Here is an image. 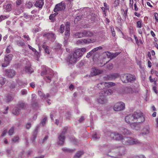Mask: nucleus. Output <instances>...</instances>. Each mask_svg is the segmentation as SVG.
<instances>
[{
    "mask_svg": "<svg viewBox=\"0 0 158 158\" xmlns=\"http://www.w3.org/2000/svg\"><path fill=\"white\" fill-rule=\"evenodd\" d=\"M106 88H107L110 87L114 86L115 85V84L113 82H106Z\"/></svg>",
    "mask_w": 158,
    "mask_h": 158,
    "instance_id": "nucleus-37",
    "label": "nucleus"
},
{
    "mask_svg": "<svg viewBox=\"0 0 158 158\" xmlns=\"http://www.w3.org/2000/svg\"><path fill=\"white\" fill-rule=\"evenodd\" d=\"M64 29V24H62L61 25L60 28L59 29V31L60 33H63Z\"/></svg>",
    "mask_w": 158,
    "mask_h": 158,
    "instance_id": "nucleus-45",
    "label": "nucleus"
},
{
    "mask_svg": "<svg viewBox=\"0 0 158 158\" xmlns=\"http://www.w3.org/2000/svg\"><path fill=\"white\" fill-rule=\"evenodd\" d=\"M70 23L69 22H67L65 24V31L64 33L65 37L64 39L65 40V41L66 40H67L69 37L70 33Z\"/></svg>",
    "mask_w": 158,
    "mask_h": 158,
    "instance_id": "nucleus-11",
    "label": "nucleus"
},
{
    "mask_svg": "<svg viewBox=\"0 0 158 158\" xmlns=\"http://www.w3.org/2000/svg\"><path fill=\"white\" fill-rule=\"evenodd\" d=\"M106 82H102L98 84L97 85V87L99 89L102 90L106 88Z\"/></svg>",
    "mask_w": 158,
    "mask_h": 158,
    "instance_id": "nucleus-28",
    "label": "nucleus"
},
{
    "mask_svg": "<svg viewBox=\"0 0 158 158\" xmlns=\"http://www.w3.org/2000/svg\"><path fill=\"white\" fill-rule=\"evenodd\" d=\"M102 48L101 46H99V47H97L96 48H94L93 50H92L91 52H93V53H94L95 52L98 51V50L102 49Z\"/></svg>",
    "mask_w": 158,
    "mask_h": 158,
    "instance_id": "nucleus-44",
    "label": "nucleus"
},
{
    "mask_svg": "<svg viewBox=\"0 0 158 158\" xmlns=\"http://www.w3.org/2000/svg\"><path fill=\"white\" fill-rule=\"evenodd\" d=\"M43 47L44 49L45 52L47 54H50V52L49 51L48 47L47 46H44Z\"/></svg>",
    "mask_w": 158,
    "mask_h": 158,
    "instance_id": "nucleus-46",
    "label": "nucleus"
},
{
    "mask_svg": "<svg viewBox=\"0 0 158 158\" xmlns=\"http://www.w3.org/2000/svg\"><path fill=\"white\" fill-rule=\"evenodd\" d=\"M100 135L98 134L96 132L94 133L92 135V137L94 140H96L99 139L100 138Z\"/></svg>",
    "mask_w": 158,
    "mask_h": 158,
    "instance_id": "nucleus-40",
    "label": "nucleus"
},
{
    "mask_svg": "<svg viewBox=\"0 0 158 158\" xmlns=\"http://www.w3.org/2000/svg\"><path fill=\"white\" fill-rule=\"evenodd\" d=\"M113 68V65L112 64H110L107 65V68L109 70L112 69Z\"/></svg>",
    "mask_w": 158,
    "mask_h": 158,
    "instance_id": "nucleus-60",
    "label": "nucleus"
},
{
    "mask_svg": "<svg viewBox=\"0 0 158 158\" xmlns=\"http://www.w3.org/2000/svg\"><path fill=\"white\" fill-rule=\"evenodd\" d=\"M62 150L64 152L66 153H72L74 152L75 151V149H70L65 147L63 148Z\"/></svg>",
    "mask_w": 158,
    "mask_h": 158,
    "instance_id": "nucleus-29",
    "label": "nucleus"
},
{
    "mask_svg": "<svg viewBox=\"0 0 158 158\" xmlns=\"http://www.w3.org/2000/svg\"><path fill=\"white\" fill-rule=\"evenodd\" d=\"M103 78L104 80L106 81L110 80V74L105 75L103 77Z\"/></svg>",
    "mask_w": 158,
    "mask_h": 158,
    "instance_id": "nucleus-49",
    "label": "nucleus"
},
{
    "mask_svg": "<svg viewBox=\"0 0 158 158\" xmlns=\"http://www.w3.org/2000/svg\"><path fill=\"white\" fill-rule=\"evenodd\" d=\"M8 16L7 15L6 16H3L1 15L0 16V22L2 21L5 19L7 18L8 17Z\"/></svg>",
    "mask_w": 158,
    "mask_h": 158,
    "instance_id": "nucleus-57",
    "label": "nucleus"
},
{
    "mask_svg": "<svg viewBox=\"0 0 158 158\" xmlns=\"http://www.w3.org/2000/svg\"><path fill=\"white\" fill-rule=\"evenodd\" d=\"M17 83L20 86L22 87L27 85V82H24L21 80H18L17 81Z\"/></svg>",
    "mask_w": 158,
    "mask_h": 158,
    "instance_id": "nucleus-36",
    "label": "nucleus"
},
{
    "mask_svg": "<svg viewBox=\"0 0 158 158\" xmlns=\"http://www.w3.org/2000/svg\"><path fill=\"white\" fill-rule=\"evenodd\" d=\"M25 72L28 73H31L33 72V69L30 66L25 67Z\"/></svg>",
    "mask_w": 158,
    "mask_h": 158,
    "instance_id": "nucleus-35",
    "label": "nucleus"
},
{
    "mask_svg": "<svg viewBox=\"0 0 158 158\" xmlns=\"http://www.w3.org/2000/svg\"><path fill=\"white\" fill-rule=\"evenodd\" d=\"M17 107L19 109H21L25 108L26 107V104L23 102H19L17 104Z\"/></svg>",
    "mask_w": 158,
    "mask_h": 158,
    "instance_id": "nucleus-25",
    "label": "nucleus"
},
{
    "mask_svg": "<svg viewBox=\"0 0 158 158\" xmlns=\"http://www.w3.org/2000/svg\"><path fill=\"white\" fill-rule=\"evenodd\" d=\"M125 104L122 102H119L116 103L114 106V110L116 111H120L124 109Z\"/></svg>",
    "mask_w": 158,
    "mask_h": 158,
    "instance_id": "nucleus-7",
    "label": "nucleus"
},
{
    "mask_svg": "<svg viewBox=\"0 0 158 158\" xmlns=\"http://www.w3.org/2000/svg\"><path fill=\"white\" fill-rule=\"evenodd\" d=\"M56 112L55 111H53L50 114V117L52 120H53V117L56 114Z\"/></svg>",
    "mask_w": 158,
    "mask_h": 158,
    "instance_id": "nucleus-50",
    "label": "nucleus"
},
{
    "mask_svg": "<svg viewBox=\"0 0 158 158\" xmlns=\"http://www.w3.org/2000/svg\"><path fill=\"white\" fill-rule=\"evenodd\" d=\"M102 94H105L106 96L108 95H110L113 93V90L110 89H108L105 91H102Z\"/></svg>",
    "mask_w": 158,
    "mask_h": 158,
    "instance_id": "nucleus-33",
    "label": "nucleus"
},
{
    "mask_svg": "<svg viewBox=\"0 0 158 158\" xmlns=\"http://www.w3.org/2000/svg\"><path fill=\"white\" fill-rule=\"evenodd\" d=\"M123 90L124 93L125 94L132 93L134 91L133 89L131 86H127L124 88Z\"/></svg>",
    "mask_w": 158,
    "mask_h": 158,
    "instance_id": "nucleus-20",
    "label": "nucleus"
},
{
    "mask_svg": "<svg viewBox=\"0 0 158 158\" xmlns=\"http://www.w3.org/2000/svg\"><path fill=\"white\" fill-rule=\"evenodd\" d=\"M6 75L9 78L13 77L15 74V71L13 69H7L5 70Z\"/></svg>",
    "mask_w": 158,
    "mask_h": 158,
    "instance_id": "nucleus-14",
    "label": "nucleus"
},
{
    "mask_svg": "<svg viewBox=\"0 0 158 158\" xmlns=\"http://www.w3.org/2000/svg\"><path fill=\"white\" fill-rule=\"evenodd\" d=\"M136 122L141 123L144 121L145 119L143 116V113L140 111L135 112L133 114Z\"/></svg>",
    "mask_w": 158,
    "mask_h": 158,
    "instance_id": "nucleus-4",
    "label": "nucleus"
},
{
    "mask_svg": "<svg viewBox=\"0 0 158 158\" xmlns=\"http://www.w3.org/2000/svg\"><path fill=\"white\" fill-rule=\"evenodd\" d=\"M20 109L18 108L17 106L15 107L12 110V113L15 115L19 114Z\"/></svg>",
    "mask_w": 158,
    "mask_h": 158,
    "instance_id": "nucleus-34",
    "label": "nucleus"
},
{
    "mask_svg": "<svg viewBox=\"0 0 158 158\" xmlns=\"http://www.w3.org/2000/svg\"><path fill=\"white\" fill-rule=\"evenodd\" d=\"M110 80H114L119 76L118 73H114L110 74Z\"/></svg>",
    "mask_w": 158,
    "mask_h": 158,
    "instance_id": "nucleus-32",
    "label": "nucleus"
},
{
    "mask_svg": "<svg viewBox=\"0 0 158 158\" xmlns=\"http://www.w3.org/2000/svg\"><path fill=\"white\" fill-rule=\"evenodd\" d=\"M119 149H115L117 152L118 154V156H122L125 153V149L123 147H119Z\"/></svg>",
    "mask_w": 158,
    "mask_h": 158,
    "instance_id": "nucleus-23",
    "label": "nucleus"
},
{
    "mask_svg": "<svg viewBox=\"0 0 158 158\" xmlns=\"http://www.w3.org/2000/svg\"><path fill=\"white\" fill-rule=\"evenodd\" d=\"M53 15L51 14L49 17V19L51 20V21L52 22L55 20V17Z\"/></svg>",
    "mask_w": 158,
    "mask_h": 158,
    "instance_id": "nucleus-61",
    "label": "nucleus"
},
{
    "mask_svg": "<svg viewBox=\"0 0 158 158\" xmlns=\"http://www.w3.org/2000/svg\"><path fill=\"white\" fill-rule=\"evenodd\" d=\"M84 31H82L78 32L74 34L76 38H79L84 37Z\"/></svg>",
    "mask_w": 158,
    "mask_h": 158,
    "instance_id": "nucleus-30",
    "label": "nucleus"
},
{
    "mask_svg": "<svg viewBox=\"0 0 158 158\" xmlns=\"http://www.w3.org/2000/svg\"><path fill=\"white\" fill-rule=\"evenodd\" d=\"M6 79L5 78L2 77H0V83L2 85H3L5 83Z\"/></svg>",
    "mask_w": 158,
    "mask_h": 158,
    "instance_id": "nucleus-43",
    "label": "nucleus"
},
{
    "mask_svg": "<svg viewBox=\"0 0 158 158\" xmlns=\"http://www.w3.org/2000/svg\"><path fill=\"white\" fill-rule=\"evenodd\" d=\"M137 28H141L142 27V21H139L137 22Z\"/></svg>",
    "mask_w": 158,
    "mask_h": 158,
    "instance_id": "nucleus-53",
    "label": "nucleus"
},
{
    "mask_svg": "<svg viewBox=\"0 0 158 158\" xmlns=\"http://www.w3.org/2000/svg\"><path fill=\"white\" fill-rule=\"evenodd\" d=\"M47 117H45L43 119L41 122L42 125H44L46 123L47 121Z\"/></svg>",
    "mask_w": 158,
    "mask_h": 158,
    "instance_id": "nucleus-56",
    "label": "nucleus"
},
{
    "mask_svg": "<svg viewBox=\"0 0 158 158\" xmlns=\"http://www.w3.org/2000/svg\"><path fill=\"white\" fill-rule=\"evenodd\" d=\"M31 124L30 123H27L25 126V127L26 128V129H29L31 127Z\"/></svg>",
    "mask_w": 158,
    "mask_h": 158,
    "instance_id": "nucleus-62",
    "label": "nucleus"
},
{
    "mask_svg": "<svg viewBox=\"0 0 158 158\" xmlns=\"http://www.w3.org/2000/svg\"><path fill=\"white\" fill-rule=\"evenodd\" d=\"M86 51V49L85 48H79L75 50L73 54L77 59L81 57Z\"/></svg>",
    "mask_w": 158,
    "mask_h": 158,
    "instance_id": "nucleus-5",
    "label": "nucleus"
},
{
    "mask_svg": "<svg viewBox=\"0 0 158 158\" xmlns=\"http://www.w3.org/2000/svg\"><path fill=\"white\" fill-rule=\"evenodd\" d=\"M84 37H90L93 35V33L90 31L87 30H84Z\"/></svg>",
    "mask_w": 158,
    "mask_h": 158,
    "instance_id": "nucleus-31",
    "label": "nucleus"
},
{
    "mask_svg": "<svg viewBox=\"0 0 158 158\" xmlns=\"http://www.w3.org/2000/svg\"><path fill=\"white\" fill-rule=\"evenodd\" d=\"M105 94H102V92L99 94V97L97 99L98 102L101 104H106L107 102Z\"/></svg>",
    "mask_w": 158,
    "mask_h": 158,
    "instance_id": "nucleus-12",
    "label": "nucleus"
},
{
    "mask_svg": "<svg viewBox=\"0 0 158 158\" xmlns=\"http://www.w3.org/2000/svg\"><path fill=\"white\" fill-rule=\"evenodd\" d=\"M12 47L11 46H9L6 48V51L7 53H10V50Z\"/></svg>",
    "mask_w": 158,
    "mask_h": 158,
    "instance_id": "nucleus-59",
    "label": "nucleus"
},
{
    "mask_svg": "<svg viewBox=\"0 0 158 158\" xmlns=\"http://www.w3.org/2000/svg\"><path fill=\"white\" fill-rule=\"evenodd\" d=\"M66 8L65 4L62 2L56 4L54 9V12H56L59 11L63 10Z\"/></svg>",
    "mask_w": 158,
    "mask_h": 158,
    "instance_id": "nucleus-9",
    "label": "nucleus"
},
{
    "mask_svg": "<svg viewBox=\"0 0 158 158\" xmlns=\"http://www.w3.org/2000/svg\"><path fill=\"white\" fill-rule=\"evenodd\" d=\"M140 123H139L137 122L136 123H133L131 124V128L136 130H139L141 126Z\"/></svg>",
    "mask_w": 158,
    "mask_h": 158,
    "instance_id": "nucleus-17",
    "label": "nucleus"
},
{
    "mask_svg": "<svg viewBox=\"0 0 158 158\" xmlns=\"http://www.w3.org/2000/svg\"><path fill=\"white\" fill-rule=\"evenodd\" d=\"M150 128L149 125L145 126L142 129L141 134L145 135L148 134L150 132Z\"/></svg>",
    "mask_w": 158,
    "mask_h": 158,
    "instance_id": "nucleus-16",
    "label": "nucleus"
},
{
    "mask_svg": "<svg viewBox=\"0 0 158 158\" xmlns=\"http://www.w3.org/2000/svg\"><path fill=\"white\" fill-rule=\"evenodd\" d=\"M133 114H130L127 116L125 118V121L128 123L131 124L133 122H135Z\"/></svg>",
    "mask_w": 158,
    "mask_h": 158,
    "instance_id": "nucleus-15",
    "label": "nucleus"
},
{
    "mask_svg": "<svg viewBox=\"0 0 158 158\" xmlns=\"http://www.w3.org/2000/svg\"><path fill=\"white\" fill-rule=\"evenodd\" d=\"M83 154V151H78L76 154L73 158H79Z\"/></svg>",
    "mask_w": 158,
    "mask_h": 158,
    "instance_id": "nucleus-41",
    "label": "nucleus"
},
{
    "mask_svg": "<svg viewBox=\"0 0 158 158\" xmlns=\"http://www.w3.org/2000/svg\"><path fill=\"white\" fill-rule=\"evenodd\" d=\"M19 136H16L15 137H14L13 139H12V141L14 142L15 143L17 141L19 140Z\"/></svg>",
    "mask_w": 158,
    "mask_h": 158,
    "instance_id": "nucleus-54",
    "label": "nucleus"
},
{
    "mask_svg": "<svg viewBox=\"0 0 158 158\" xmlns=\"http://www.w3.org/2000/svg\"><path fill=\"white\" fill-rule=\"evenodd\" d=\"M67 129V127H65L63 129V130L60 135H63V136H65L64 135L66 132Z\"/></svg>",
    "mask_w": 158,
    "mask_h": 158,
    "instance_id": "nucleus-48",
    "label": "nucleus"
},
{
    "mask_svg": "<svg viewBox=\"0 0 158 158\" xmlns=\"http://www.w3.org/2000/svg\"><path fill=\"white\" fill-rule=\"evenodd\" d=\"M21 93L22 95H26L27 94V90L23 89L21 90Z\"/></svg>",
    "mask_w": 158,
    "mask_h": 158,
    "instance_id": "nucleus-55",
    "label": "nucleus"
},
{
    "mask_svg": "<svg viewBox=\"0 0 158 158\" xmlns=\"http://www.w3.org/2000/svg\"><path fill=\"white\" fill-rule=\"evenodd\" d=\"M108 135L111 139L121 141L122 143L123 140L124 138V137L121 134L117 132H109Z\"/></svg>",
    "mask_w": 158,
    "mask_h": 158,
    "instance_id": "nucleus-1",
    "label": "nucleus"
},
{
    "mask_svg": "<svg viewBox=\"0 0 158 158\" xmlns=\"http://www.w3.org/2000/svg\"><path fill=\"white\" fill-rule=\"evenodd\" d=\"M121 131L124 135H129L131 133L129 130L125 128H123Z\"/></svg>",
    "mask_w": 158,
    "mask_h": 158,
    "instance_id": "nucleus-38",
    "label": "nucleus"
},
{
    "mask_svg": "<svg viewBox=\"0 0 158 158\" xmlns=\"http://www.w3.org/2000/svg\"><path fill=\"white\" fill-rule=\"evenodd\" d=\"M96 40L95 39H82L78 40L76 42V44H88L91 43H93L95 42Z\"/></svg>",
    "mask_w": 158,
    "mask_h": 158,
    "instance_id": "nucleus-6",
    "label": "nucleus"
},
{
    "mask_svg": "<svg viewBox=\"0 0 158 158\" xmlns=\"http://www.w3.org/2000/svg\"><path fill=\"white\" fill-rule=\"evenodd\" d=\"M92 73L93 75L96 76L102 73L103 71L101 70L96 69L95 68H93L92 69Z\"/></svg>",
    "mask_w": 158,
    "mask_h": 158,
    "instance_id": "nucleus-21",
    "label": "nucleus"
},
{
    "mask_svg": "<svg viewBox=\"0 0 158 158\" xmlns=\"http://www.w3.org/2000/svg\"><path fill=\"white\" fill-rule=\"evenodd\" d=\"M120 78L123 82L124 83L131 82L135 79V76L130 74H124L121 75Z\"/></svg>",
    "mask_w": 158,
    "mask_h": 158,
    "instance_id": "nucleus-2",
    "label": "nucleus"
},
{
    "mask_svg": "<svg viewBox=\"0 0 158 158\" xmlns=\"http://www.w3.org/2000/svg\"><path fill=\"white\" fill-rule=\"evenodd\" d=\"M38 133V129L36 128L35 129L31 137V140L33 143H35Z\"/></svg>",
    "mask_w": 158,
    "mask_h": 158,
    "instance_id": "nucleus-26",
    "label": "nucleus"
},
{
    "mask_svg": "<svg viewBox=\"0 0 158 158\" xmlns=\"http://www.w3.org/2000/svg\"><path fill=\"white\" fill-rule=\"evenodd\" d=\"M117 151L115 149H113L107 152L106 155V156L112 158H118V154L117 153Z\"/></svg>",
    "mask_w": 158,
    "mask_h": 158,
    "instance_id": "nucleus-10",
    "label": "nucleus"
},
{
    "mask_svg": "<svg viewBox=\"0 0 158 158\" xmlns=\"http://www.w3.org/2000/svg\"><path fill=\"white\" fill-rule=\"evenodd\" d=\"M38 94L41 98L42 99H45L48 98L49 96V94L48 93L44 94L42 92L40 91H38Z\"/></svg>",
    "mask_w": 158,
    "mask_h": 158,
    "instance_id": "nucleus-27",
    "label": "nucleus"
},
{
    "mask_svg": "<svg viewBox=\"0 0 158 158\" xmlns=\"http://www.w3.org/2000/svg\"><path fill=\"white\" fill-rule=\"evenodd\" d=\"M122 143L126 145L133 144L138 143V141L136 139L131 137H124L122 141Z\"/></svg>",
    "mask_w": 158,
    "mask_h": 158,
    "instance_id": "nucleus-3",
    "label": "nucleus"
},
{
    "mask_svg": "<svg viewBox=\"0 0 158 158\" xmlns=\"http://www.w3.org/2000/svg\"><path fill=\"white\" fill-rule=\"evenodd\" d=\"M47 68L45 67L44 69H43L40 73V74L42 76H43V75L47 74Z\"/></svg>",
    "mask_w": 158,
    "mask_h": 158,
    "instance_id": "nucleus-47",
    "label": "nucleus"
},
{
    "mask_svg": "<svg viewBox=\"0 0 158 158\" xmlns=\"http://www.w3.org/2000/svg\"><path fill=\"white\" fill-rule=\"evenodd\" d=\"M14 128L13 127H12L9 130L8 133L9 135H12L14 133Z\"/></svg>",
    "mask_w": 158,
    "mask_h": 158,
    "instance_id": "nucleus-51",
    "label": "nucleus"
},
{
    "mask_svg": "<svg viewBox=\"0 0 158 158\" xmlns=\"http://www.w3.org/2000/svg\"><path fill=\"white\" fill-rule=\"evenodd\" d=\"M67 119H69L71 117V114L69 112H67L65 115Z\"/></svg>",
    "mask_w": 158,
    "mask_h": 158,
    "instance_id": "nucleus-58",
    "label": "nucleus"
},
{
    "mask_svg": "<svg viewBox=\"0 0 158 158\" xmlns=\"http://www.w3.org/2000/svg\"><path fill=\"white\" fill-rule=\"evenodd\" d=\"M92 52V50L90 52L87 53L86 56V57L87 58H89L94 53L93 52Z\"/></svg>",
    "mask_w": 158,
    "mask_h": 158,
    "instance_id": "nucleus-63",
    "label": "nucleus"
},
{
    "mask_svg": "<svg viewBox=\"0 0 158 158\" xmlns=\"http://www.w3.org/2000/svg\"><path fill=\"white\" fill-rule=\"evenodd\" d=\"M44 4V0H39L36 2L35 4V6L36 7H38L40 8H41Z\"/></svg>",
    "mask_w": 158,
    "mask_h": 158,
    "instance_id": "nucleus-22",
    "label": "nucleus"
},
{
    "mask_svg": "<svg viewBox=\"0 0 158 158\" xmlns=\"http://www.w3.org/2000/svg\"><path fill=\"white\" fill-rule=\"evenodd\" d=\"M43 36L47 37L48 38L50 39L52 41H54L55 39L54 34L52 32L45 34L43 35Z\"/></svg>",
    "mask_w": 158,
    "mask_h": 158,
    "instance_id": "nucleus-19",
    "label": "nucleus"
},
{
    "mask_svg": "<svg viewBox=\"0 0 158 158\" xmlns=\"http://www.w3.org/2000/svg\"><path fill=\"white\" fill-rule=\"evenodd\" d=\"M48 137L47 135H46L45 136V137H44V138L43 139H42V141H39V143H44V142H45L47 139H48Z\"/></svg>",
    "mask_w": 158,
    "mask_h": 158,
    "instance_id": "nucleus-52",
    "label": "nucleus"
},
{
    "mask_svg": "<svg viewBox=\"0 0 158 158\" xmlns=\"http://www.w3.org/2000/svg\"><path fill=\"white\" fill-rule=\"evenodd\" d=\"M12 5L10 4H7L6 6V9L7 11H10L11 10Z\"/></svg>",
    "mask_w": 158,
    "mask_h": 158,
    "instance_id": "nucleus-42",
    "label": "nucleus"
},
{
    "mask_svg": "<svg viewBox=\"0 0 158 158\" xmlns=\"http://www.w3.org/2000/svg\"><path fill=\"white\" fill-rule=\"evenodd\" d=\"M14 98L13 96L10 94H8L6 96L5 100L7 102H9L12 101Z\"/></svg>",
    "mask_w": 158,
    "mask_h": 158,
    "instance_id": "nucleus-24",
    "label": "nucleus"
},
{
    "mask_svg": "<svg viewBox=\"0 0 158 158\" xmlns=\"http://www.w3.org/2000/svg\"><path fill=\"white\" fill-rule=\"evenodd\" d=\"M12 57L13 55L11 54L6 55L4 57V62L2 64V66L4 67L8 66L12 60Z\"/></svg>",
    "mask_w": 158,
    "mask_h": 158,
    "instance_id": "nucleus-8",
    "label": "nucleus"
},
{
    "mask_svg": "<svg viewBox=\"0 0 158 158\" xmlns=\"http://www.w3.org/2000/svg\"><path fill=\"white\" fill-rule=\"evenodd\" d=\"M16 44L19 46L23 47L25 45V43L21 40H18L16 41Z\"/></svg>",
    "mask_w": 158,
    "mask_h": 158,
    "instance_id": "nucleus-39",
    "label": "nucleus"
},
{
    "mask_svg": "<svg viewBox=\"0 0 158 158\" xmlns=\"http://www.w3.org/2000/svg\"><path fill=\"white\" fill-rule=\"evenodd\" d=\"M65 139V136L60 135L58 137L57 144L60 145H63Z\"/></svg>",
    "mask_w": 158,
    "mask_h": 158,
    "instance_id": "nucleus-18",
    "label": "nucleus"
},
{
    "mask_svg": "<svg viewBox=\"0 0 158 158\" xmlns=\"http://www.w3.org/2000/svg\"><path fill=\"white\" fill-rule=\"evenodd\" d=\"M77 59L72 54L68 56L67 61L69 64L73 65L76 63Z\"/></svg>",
    "mask_w": 158,
    "mask_h": 158,
    "instance_id": "nucleus-13",
    "label": "nucleus"
},
{
    "mask_svg": "<svg viewBox=\"0 0 158 158\" xmlns=\"http://www.w3.org/2000/svg\"><path fill=\"white\" fill-rule=\"evenodd\" d=\"M27 6L28 8H30L33 6V4L32 2H29L27 4Z\"/></svg>",
    "mask_w": 158,
    "mask_h": 158,
    "instance_id": "nucleus-64",
    "label": "nucleus"
}]
</instances>
